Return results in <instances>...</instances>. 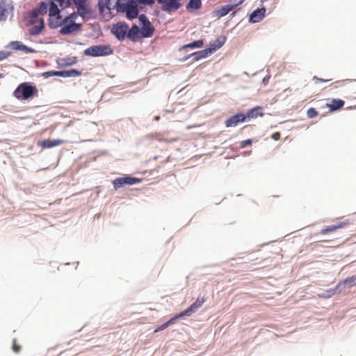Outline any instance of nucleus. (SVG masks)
Masks as SVG:
<instances>
[{"label":"nucleus","instance_id":"obj_33","mask_svg":"<svg viewBox=\"0 0 356 356\" xmlns=\"http://www.w3.org/2000/svg\"><path fill=\"white\" fill-rule=\"evenodd\" d=\"M113 185L115 190L122 187L124 185L123 177H118L113 181Z\"/></svg>","mask_w":356,"mask_h":356},{"label":"nucleus","instance_id":"obj_34","mask_svg":"<svg viewBox=\"0 0 356 356\" xmlns=\"http://www.w3.org/2000/svg\"><path fill=\"white\" fill-rule=\"evenodd\" d=\"M39 14L40 13L38 12V10L35 8H33L32 10V11L29 14L30 19H29V22L30 24H35V19L38 17Z\"/></svg>","mask_w":356,"mask_h":356},{"label":"nucleus","instance_id":"obj_23","mask_svg":"<svg viewBox=\"0 0 356 356\" xmlns=\"http://www.w3.org/2000/svg\"><path fill=\"white\" fill-rule=\"evenodd\" d=\"M44 28V21L42 18H40L39 20V24L37 26H34L29 31V33L30 35H38Z\"/></svg>","mask_w":356,"mask_h":356},{"label":"nucleus","instance_id":"obj_11","mask_svg":"<svg viewBox=\"0 0 356 356\" xmlns=\"http://www.w3.org/2000/svg\"><path fill=\"white\" fill-rule=\"evenodd\" d=\"M266 11L265 7L255 9L250 13L249 22L253 24L261 22L265 17Z\"/></svg>","mask_w":356,"mask_h":356},{"label":"nucleus","instance_id":"obj_37","mask_svg":"<svg viewBox=\"0 0 356 356\" xmlns=\"http://www.w3.org/2000/svg\"><path fill=\"white\" fill-rule=\"evenodd\" d=\"M342 224H339V225H333V226H329L327 227V228L325 229H323L321 230V233L325 234H327L328 232H334L335 231L336 229H339V228H341L342 227Z\"/></svg>","mask_w":356,"mask_h":356},{"label":"nucleus","instance_id":"obj_42","mask_svg":"<svg viewBox=\"0 0 356 356\" xmlns=\"http://www.w3.org/2000/svg\"><path fill=\"white\" fill-rule=\"evenodd\" d=\"M252 143V140L251 139H248V140H243L241 143V147L242 148L245 147L246 146L251 145Z\"/></svg>","mask_w":356,"mask_h":356},{"label":"nucleus","instance_id":"obj_49","mask_svg":"<svg viewBox=\"0 0 356 356\" xmlns=\"http://www.w3.org/2000/svg\"><path fill=\"white\" fill-rule=\"evenodd\" d=\"M334 293H335V290H332L330 296L334 295Z\"/></svg>","mask_w":356,"mask_h":356},{"label":"nucleus","instance_id":"obj_1","mask_svg":"<svg viewBox=\"0 0 356 356\" xmlns=\"http://www.w3.org/2000/svg\"><path fill=\"white\" fill-rule=\"evenodd\" d=\"M113 8L117 13H125L126 17L129 20L136 19L139 14L138 6L134 0H117Z\"/></svg>","mask_w":356,"mask_h":356},{"label":"nucleus","instance_id":"obj_20","mask_svg":"<svg viewBox=\"0 0 356 356\" xmlns=\"http://www.w3.org/2000/svg\"><path fill=\"white\" fill-rule=\"evenodd\" d=\"M154 32V28L151 24L150 22L142 26V28L140 30V34H141L142 38H151L153 35Z\"/></svg>","mask_w":356,"mask_h":356},{"label":"nucleus","instance_id":"obj_6","mask_svg":"<svg viewBox=\"0 0 356 356\" xmlns=\"http://www.w3.org/2000/svg\"><path fill=\"white\" fill-rule=\"evenodd\" d=\"M161 6L163 11L172 13L177 10L181 7V0H156Z\"/></svg>","mask_w":356,"mask_h":356},{"label":"nucleus","instance_id":"obj_38","mask_svg":"<svg viewBox=\"0 0 356 356\" xmlns=\"http://www.w3.org/2000/svg\"><path fill=\"white\" fill-rule=\"evenodd\" d=\"M137 17H138V21L140 22V23L142 26L150 22L149 19L147 17V16L145 14L138 15Z\"/></svg>","mask_w":356,"mask_h":356},{"label":"nucleus","instance_id":"obj_16","mask_svg":"<svg viewBox=\"0 0 356 356\" xmlns=\"http://www.w3.org/2000/svg\"><path fill=\"white\" fill-rule=\"evenodd\" d=\"M204 302L205 298L204 297L198 298L188 309L184 310V314L188 316L191 315V314L195 312L198 308L202 307Z\"/></svg>","mask_w":356,"mask_h":356},{"label":"nucleus","instance_id":"obj_2","mask_svg":"<svg viewBox=\"0 0 356 356\" xmlns=\"http://www.w3.org/2000/svg\"><path fill=\"white\" fill-rule=\"evenodd\" d=\"M37 88L30 82L20 83L13 92V96L17 99H28L37 92Z\"/></svg>","mask_w":356,"mask_h":356},{"label":"nucleus","instance_id":"obj_17","mask_svg":"<svg viewBox=\"0 0 356 356\" xmlns=\"http://www.w3.org/2000/svg\"><path fill=\"white\" fill-rule=\"evenodd\" d=\"M234 6L235 5L229 4L224 5L213 12V16L218 17V18L222 17L227 15L233 8H234Z\"/></svg>","mask_w":356,"mask_h":356},{"label":"nucleus","instance_id":"obj_31","mask_svg":"<svg viewBox=\"0 0 356 356\" xmlns=\"http://www.w3.org/2000/svg\"><path fill=\"white\" fill-rule=\"evenodd\" d=\"M58 6H59L62 9L69 8L72 3H74L75 0H54Z\"/></svg>","mask_w":356,"mask_h":356},{"label":"nucleus","instance_id":"obj_12","mask_svg":"<svg viewBox=\"0 0 356 356\" xmlns=\"http://www.w3.org/2000/svg\"><path fill=\"white\" fill-rule=\"evenodd\" d=\"M8 9L12 12L10 19L13 17L14 6L12 3H7L4 0L0 1V22L6 18V14Z\"/></svg>","mask_w":356,"mask_h":356},{"label":"nucleus","instance_id":"obj_18","mask_svg":"<svg viewBox=\"0 0 356 356\" xmlns=\"http://www.w3.org/2000/svg\"><path fill=\"white\" fill-rule=\"evenodd\" d=\"M49 17H52L58 21L62 20L60 9L56 3H51V8L49 9Z\"/></svg>","mask_w":356,"mask_h":356},{"label":"nucleus","instance_id":"obj_40","mask_svg":"<svg viewBox=\"0 0 356 356\" xmlns=\"http://www.w3.org/2000/svg\"><path fill=\"white\" fill-rule=\"evenodd\" d=\"M12 349L15 353H19L21 350V346L17 344V341L16 339L13 340V346Z\"/></svg>","mask_w":356,"mask_h":356},{"label":"nucleus","instance_id":"obj_29","mask_svg":"<svg viewBox=\"0 0 356 356\" xmlns=\"http://www.w3.org/2000/svg\"><path fill=\"white\" fill-rule=\"evenodd\" d=\"M123 181L124 182V185H134L136 184H138L141 181V179L139 178L131 177L129 175L122 177Z\"/></svg>","mask_w":356,"mask_h":356},{"label":"nucleus","instance_id":"obj_51","mask_svg":"<svg viewBox=\"0 0 356 356\" xmlns=\"http://www.w3.org/2000/svg\"><path fill=\"white\" fill-rule=\"evenodd\" d=\"M3 77V74L0 73V79H1Z\"/></svg>","mask_w":356,"mask_h":356},{"label":"nucleus","instance_id":"obj_36","mask_svg":"<svg viewBox=\"0 0 356 356\" xmlns=\"http://www.w3.org/2000/svg\"><path fill=\"white\" fill-rule=\"evenodd\" d=\"M184 316H186V314H184V311L179 313V314H177L173 318H171L169 321H168L166 323L168 324V325H172L175 323V321L177 319H179Z\"/></svg>","mask_w":356,"mask_h":356},{"label":"nucleus","instance_id":"obj_28","mask_svg":"<svg viewBox=\"0 0 356 356\" xmlns=\"http://www.w3.org/2000/svg\"><path fill=\"white\" fill-rule=\"evenodd\" d=\"M202 6V0H189V2L186 5V9L188 10H197Z\"/></svg>","mask_w":356,"mask_h":356},{"label":"nucleus","instance_id":"obj_10","mask_svg":"<svg viewBox=\"0 0 356 356\" xmlns=\"http://www.w3.org/2000/svg\"><path fill=\"white\" fill-rule=\"evenodd\" d=\"M82 24L76 22H68L61 26L59 31L60 35H70L72 32L79 30Z\"/></svg>","mask_w":356,"mask_h":356},{"label":"nucleus","instance_id":"obj_47","mask_svg":"<svg viewBox=\"0 0 356 356\" xmlns=\"http://www.w3.org/2000/svg\"><path fill=\"white\" fill-rule=\"evenodd\" d=\"M243 2V1H239L238 2L237 1H234L233 3H232L231 5H235L234 6V8L236 7L237 6H238L239 4H241V3Z\"/></svg>","mask_w":356,"mask_h":356},{"label":"nucleus","instance_id":"obj_21","mask_svg":"<svg viewBox=\"0 0 356 356\" xmlns=\"http://www.w3.org/2000/svg\"><path fill=\"white\" fill-rule=\"evenodd\" d=\"M54 3V0H45L40 3L39 6L35 8L40 15H44L47 13L48 8H51V3Z\"/></svg>","mask_w":356,"mask_h":356},{"label":"nucleus","instance_id":"obj_32","mask_svg":"<svg viewBox=\"0 0 356 356\" xmlns=\"http://www.w3.org/2000/svg\"><path fill=\"white\" fill-rule=\"evenodd\" d=\"M78 15V12H72L71 14H70L68 16H66L63 19L64 24H65L68 22H75V19L77 18Z\"/></svg>","mask_w":356,"mask_h":356},{"label":"nucleus","instance_id":"obj_46","mask_svg":"<svg viewBox=\"0 0 356 356\" xmlns=\"http://www.w3.org/2000/svg\"><path fill=\"white\" fill-rule=\"evenodd\" d=\"M270 75H266V76L263 79V80H262V83H263L265 86H266V85L268 83V82H269V79H270Z\"/></svg>","mask_w":356,"mask_h":356},{"label":"nucleus","instance_id":"obj_41","mask_svg":"<svg viewBox=\"0 0 356 356\" xmlns=\"http://www.w3.org/2000/svg\"><path fill=\"white\" fill-rule=\"evenodd\" d=\"M10 54H11L10 51H0V61L6 59L9 56H10Z\"/></svg>","mask_w":356,"mask_h":356},{"label":"nucleus","instance_id":"obj_48","mask_svg":"<svg viewBox=\"0 0 356 356\" xmlns=\"http://www.w3.org/2000/svg\"><path fill=\"white\" fill-rule=\"evenodd\" d=\"M99 218H100V214H98L97 216H95V220H99Z\"/></svg>","mask_w":356,"mask_h":356},{"label":"nucleus","instance_id":"obj_30","mask_svg":"<svg viewBox=\"0 0 356 356\" xmlns=\"http://www.w3.org/2000/svg\"><path fill=\"white\" fill-rule=\"evenodd\" d=\"M5 47L11 48L14 50H23L24 44L19 41H11Z\"/></svg>","mask_w":356,"mask_h":356},{"label":"nucleus","instance_id":"obj_24","mask_svg":"<svg viewBox=\"0 0 356 356\" xmlns=\"http://www.w3.org/2000/svg\"><path fill=\"white\" fill-rule=\"evenodd\" d=\"M97 7L100 13H103L105 9L109 11L114 9L111 6V0H98Z\"/></svg>","mask_w":356,"mask_h":356},{"label":"nucleus","instance_id":"obj_9","mask_svg":"<svg viewBox=\"0 0 356 356\" xmlns=\"http://www.w3.org/2000/svg\"><path fill=\"white\" fill-rule=\"evenodd\" d=\"M88 0H75L74 4L77 8L78 14L82 18H85L87 15L91 13V9L89 6L87 5Z\"/></svg>","mask_w":356,"mask_h":356},{"label":"nucleus","instance_id":"obj_35","mask_svg":"<svg viewBox=\"0 0 356 356\" xmlns=\"http://www.w3.org/2000/svg\"><path fill=\"white\" fill-rule=\"evenodd\" d=\"M343 283L347 284L349 287L356 286V275L346 278Z\"/></svg>","mask_w":356,"mask_h":356},{"label":"nucleus","instance_id":"obj_44","mask_svg":"<svg viewBox=\"0 0 356 356\" xmlns=\"http://www.w3.org/2000/svg\"><path fill=\"white\" fill-rule=\"evenodd\" d=\"M23 51L27 52V53H34L35 52V50L29 47H27L26 46L25 44H24V48H23Z\"/></svg>","mask_w":356,"mask_h":356},{"label":"nucleus","instance_id":"obj_19","mask_svg":"<svg viewBox=\"0 0 356 356\" xmlns=\"http://www.w3.org/2000/svg\"><path fill=\"white\" fill-rule=\"evenodd\" d=\"M262 108L260 106H256L248 111L246 114H244L245 117V121L247 120H250L253 118H256L258 116H262L263 113H261Z\"/></svg>","mask_w":356,"mask_h":356},{"label":"nucleus","instance_id":"obj_43","mask_svg":"<svg viewBox=\"0 0 356 356\" xmlns=\"http://www.w3.org/2000/svg\"><path fill=\"white\" fill-rule=\"evenodd\" d=\"M168 327V325L167 323L165 322L163 325H161L159 326L157 328H156V330H154V332H158L162 331V330L166 329Z\"/></svg>","mask_w":356,"mask_h":356},{"label":"nucleus","instance_id":"obj_15","mask_svg":"<svg viewBox=\"0 0 356 356\" xmlns=\"http://www.w3.org/2000/svg\"><path fill=\"white\" fill-rule=\"evenodd\" d=\"M226 41V37L225 36H220L218 37L216 40H214L213 42H210L208 47H207V49L211 50V53L215 52L218 49H219L225 42Z\"/></svg>","mask_w":356,"mask_h":356},{"label":"nucleus","instance_id":"obj_45","mask_svg":"<svg viewBox=\"0 0 356 356\" xmlns=\"http://www.w3.org/2000/svg\"><path fill=\"white\" fill-rule=\"evenodd\" d=\"M271 137L274 140H278L280 138V134L279 132H275Z\"/></svg>","mask_w":356,"mask_h":356},{"label":"nucleus","instance_id":"obj_7","mask_svg":"<svg viewBox=\"0 0 356 356\" xmlns=\"http://www.w3.org/2000/svg\"><path fill=\"white\" fill-rule=\"evenodd\" d=\"M212 53L211 52V50L207 49V47L202 50L199 51H195L192 53H189L187 56H184L181 58H179L180 62H185L190 58H193L192 63L198 61L201 59L205 58L208 57L209 55H211Z\"/></svg>","mask_w":356,"mask_h":356},{"label":"nucleus","instance_id":"obj_13","mask_svg":"<svg viewBox=\"0 0 356 356\" xmlns=\"http://www.w3.org/2000/svg\"><path fill=\"white\" fill-rule=\"evenodd\" d=\"M64 143L62 139L44 140L38 143V145L44 149L51 148L53 147L61 145Z\"/></svg>","mask_w":356,"mask_h":356},{"label":"nucleus","instance_id":"obj_5","mask_svg":"<svg viewBox=\"0 0 356 356\" xmlns=\"http://www.w3.org/2000/svg\"><path fill=\"white\" fill-rule=\"evenodd\" d=\"M128 31V24L124 22H119L113 25L111 33L113 34L119 41L125 39Z\"/></svg>","mask_w":356,"mask_h":356},{"label":"nucleus","instance_id":"obj_14","mask_svg":"<svg viewBox=\"0 0 356 356\" xmlns=\"http://www.w3.org/2000/svg\"><path fill=\"white\" fill-rule=\"evenodd\" d=\"M140 31L138 26L136 24H134L131 29L128 28L126 37H127L131 41L135 42L138 38H142V36L140 35Z\"/></svg>","mask_w":356,"mask_h":356},{"label":"nucleus","instance_id":"obj_25","mask_svg":"<svg viewBox=\"0 0 356 356\" xmlns=\"http://www.w3.org/2000/svg\"><path fill=\"white\" fill-rule=\"evenodd\" d=\"M343 105H344V102L339 99H333L330 104H327V106L331 112L339 110Z\"/></svg>","mask_w":356,"mask_h":356},{"label":"nucleus","instance_id":"obj_26","mask_svg":"<svg viewBox=\"0 0 356 356\" xmlns=\"http://www.w3.org/2000/svg\"><path fill=\"white\" fill-rule=\"evenodd\" d=\"M77 63V58L75 56L61 58L58 60V65L61 67H67L74 65Z\"/></svg>","mask_w":356,"mask_h":356},{"label":"nucleus","instance_id":"obj_8","mask_svg":"<svg viewBox=\"0 0 356 356\" xmlns=\"http://www.w3.org/2000/svg\"><path fill=\"white\" fill-rule=\"evenodd\" d=\"M245 117L244 116V113H238L235 115H232L229 118H227L225 122V125L226 127H236L239 123L245 122Z\"/></svg>","mask_w":356,"mask_h":356},{"label":"nucleus","instance_id":"obj_4","mask_svg":"<svg viewBox=\"0 0 356 356\" xmlns=\"http://www.w3.org/2000/svg\"><path fill=\"white\" fill-rule=\"evenodd\" d=\"M81 74V71L76 70V69H71V70H61V71H47V72H43L42 74V76L44 78H49V77L53 76L67 78V77H76V76H80Z\"/></svg>","mask_w":356,"mask_h":356},{"label":"nucleus","instance_id":"obj_3","mask_svg":"<svg viewBox=\"0 0 356 356\" xmlns=\"http://www.w3.org/2000/svg\"><path fill=\"white\" fill-rule=\"evenodd\" d=\"M113 54V50L110 45H93L84 50V55L99 57L106 56Z\"/></svg>","mask_w":356,"mask_h":356},{"label":"nucleus","instance_id":"obj_39","mask_svg":"<svg viewBox=\"0 0 356 356\" xmlns=\"http://www.w3.org/2000/svg\"><path fill=\"white\" fill-rule=\"evenodd\" d=\"M307 115L309 118H313L318 115V112L314 108H309L307 111Z\"/></svg>","mask_w":356,"mask_h":356},{"label":"nucleus","instance_id":"obj_27","mask_svg":"<svg viewBox=\"0 0 356 356\" xmlns=\"http://www.w3.org/2000/svg\"><path fill=\"white\" fill-rule=\"evenodd\" d=\"M64 24H64V22H63V19L61 21H58V20H56L55 18H54L52 17H49V19H48V26H49V29H57L58 27H61Z\"/></svg>","mask_w":356,"mask_h":356},{"label":"nucleus","instance_id":"obj_22","mask_svg":"<svg viewBox=\"0 0 356 356\" xmlns=\"http://www.w3.org/2000/svg\"><path fill=\"white\" fill-rule=\"evenodd\" d=\"M204 42L202 40H197L193 41L188 44H184L179 48V51H187L188 49L200 48L203 46Z\"/></svg>","mask_w":356,"mask_h":356},{"label":"nucleus","instance_id":"obj_50","mask_svg":"<svg viewBox=\"0 0 356 356\" xmlns=\"http://www.w3.org/2000/svg\"><path fill=\"white\" fill-rule=\"evenodd\" d=\"M341 284H342V282H340V283L337 285V288L339 287V286H341Z\"/></svg>","mask_w":356,"mask_h":356}]
</instances>
